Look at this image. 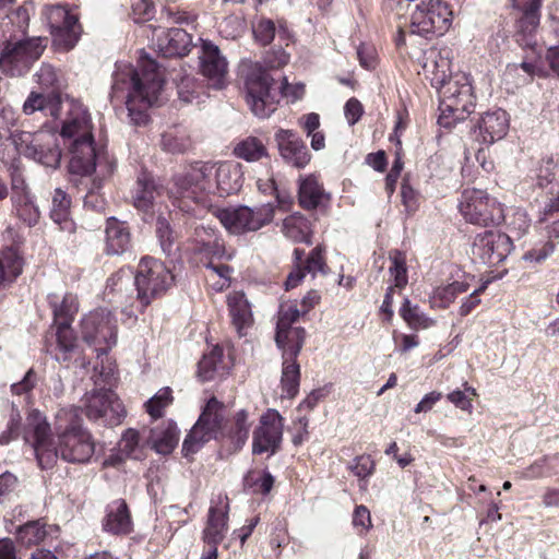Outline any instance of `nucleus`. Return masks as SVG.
Here are the masks:
<instances>
[{
    "instance_id": "21",
    "label": "nucleus",
    "mask_w": 559,
    "mask_h": 559,
    "mask_svg": "<svg viewBox=\"0 0 559 559\" xmlns=\"http://www.w3.org/2000/svg\"><path fill=\"white\" fill-rule=\"evenodd\" d=\"M542 0H512V5L521 12L518 21V41L524 47L535 48L534 34L539 25Z\"/></svg>"
},
{
    "instance_id": "24",
    "label": "nucleus",
    "mask_w": 559,
    "mask_h": 559,
    "mask_svg": "<svg viewBox=\"0 0 559 559\" xmlns=\"http://www.w3.org/2000/svg\"><path fill=\"white\" fill-rule=\"evenodd\" d=\"M296 269L289 273L285 285L286 289L296 287L307 273L316 276L318 273H325V261L320 247H316L304 261V251L294 250Z\"/></svg>"
},
{
    "instance_id": "10",
    "label": "nucleus",
    "mask_w": 559,
    "mask_h": 559,
    "mask_svg": "<svg viewBox=\"0 0 559 559\" xmlns=\"http://www.w3.org/2000/svg\"><path fill=\"white\" fill-rule=\"evenodd\" d=\"M213 214L230 234L242 235L257 231L269 225L274 218L275 207L271 203L255 207L241 205L238 207L214 209Z\"/></svg>"
},
{
    "instance_id": "4",
    "label": "nucleus",
    "mask_w": 559,
    "mask_h": 559,
    "mask_svg": "<svg viewBox=\"0 0 559 559\" xmlns=\"http://www.w3.org/2000/svg\"><path fill=\"white\" fill-rule=\"evenodd\" d=\"M164 85L163 73L157 63L145 57L140 58L139 69L130 64H118L114 74L115 97L126 95V106L134 124L147 122V109L157 104Z\"/></svg>"
},
{
    "instance_id": "61",
    "label": "nucleus",
    "mask_w": 559,
    "mask_h": 559,
    "mask_svg": "<svg viewBox=\"0 0 559 559\" xmlns=\"http://www.w3.org/2000/svg\"><path fill=\"white\" fill-rule=\"evenodd\" d=\"M21 415L17 411H13L8 423L7 429L0 433V444L4 445L20 436Z\"/></svg>"
},
{
    "instance_id": "9",
    "label": "nucleus",
    "mask_w": 559,
    "mask_h": 559,
    "mask_svg": "<svg viewBox=\"0 0 559 559\" xmlns=\"http://www.w3.org/2000/svg\"><path fill=\"white\" fill-rule=\"evenodd\" d=\"M226 419V407L215 396L211 397L198 421L194 424L182 444L185 455L195 453L204 443L225 436L223 430Z\"/></svg>"
},
{
    "instance_id": "59",
    "label": "nucleus",
    "mask_w": 559,
    "mask_h": 559,
    "mask_svg": "<svg viewBox=\"0 0 559 559\" xmlns=\"http://www.w3.org/2000/svg\"><path fill=\"white\" fill-rule=\"evenodd\" d=\"M275 24L271 20L262 19L253 26L255 40L261 45L270 44L275 36Z\"/></svg>"
},
{
    "instance_id": "57",
    "label": "nucleus",
    "mask_w": 559,
    "mask_h": 559,
    "mask_svg": "<svg viewBox=\"0 0 559 559\" xmlns=\"http://www.w3.org/2000/svg\"><path fill=\"white\" fill-rule=\"evenodd\" d=\"M156 234L163 251L165 253H170L175 237L168 221L163 216L157 218Z\"/></svg>"
},
{
    "instance_id": "60",
    "label": "nucleus",
    "mask_w": 559,
    "mask_h": 559,
    "mask_svg": "<svg viewBox=\"0 0 559 559\" xmlns=\"http://www.w3.org/2000/svg\"><path fill=\"white\" fill-rule=\"evenodd\" d=\"M353 525L358 534H366L372 526L370 511L365 506H357L353 513Z\"/></svg>"
},
{
    "instance_id": "51",
    "label": "nucleus",
    "mask_w": 559,
    "mask_h": 559,
    "mask_svg": "<svg viewBox=\"0 0 559 559\" xmlns=\"http://www.w3.org/2000/svg\"><path fill=\"white\" fill-rule=\"evenodd\" d=\"M171 401V390L169 388H163L146 402V411L154 419H157L163 416L164 408L167 407Z\"/></svg>"
},
{
    "instance_id": "26",
    "label": "nucleus",
    "mask_w": 559,
    "mask_h": 559,
    "mask_svg": "<svg viewBox=\"0 0 559 559\" xmlns=\"http://www.w3.org/2000/svg\"><path fill=\"white\" fill-rule=\"evenodd\" d=\"M192 38L179 27L169 28L157 36L156 46L164 57H180L189 52Z\"/></svg>"
},
{
    "instance_id": "23",
    "label": "nucleus",
    "mask_w": 559,
    "mask_h": 559,
    "mask_svg": "<svg viewBox=\"0 0 559 559\" xmlns=\"http://www.w3.org/2000/svg\"><path fill=\"white\" fill-rule=\"evenodd\" d=\"M275 141L281 156L290 165L304 168L310 162V154L305 142L292 130L280 129Z\"/></svg>"
},
{
    "instance_id": "30",
    "label": "nucleus",
    "mask_w": 559,
    "mask_h": 559,
    "mask_svg": "<svg viewBox=\"0 0 559 559\" xmlns=\"http://www.w3.org/2000/svg\"><path fill=\"white\" fill-rule=\"evenodd\" d=\"M283 350V368L281 383L287 396L293 397L298 392L300 368L296 361L299 353H293V346H278Z\"/></svg>"
},
{
    "instance_id": "20",
    "label": "nucleus",
    "mask_w": 559,
    "mask_h": 559,
    "mask_svg": "<svg viewBox=\"0 0 559 559\" xmlns=\"http://www.w3.org/2000/svg\"><path fill=\"white\" fill-rule=\"evenodd\" d=\"M200 60L201 72L210 85L216 90L223 88L227 84L228 63L219 48L212 41L202 40Z\"/></svg>"
},
{
    "instance_id": "31",
    "label": "nucleus",
    "mask_w": 559,
    "mask_h": 559,
    "mask_svg": "<svg viewBox=\"0 0 559 559\" xmlns=\"http://www.w3.org/2000/svg\"><path fill=\"white\" fill-rule=\"evenodd\" d=\"M131 247V235L126 223L110 217L106 226V251L109 254H121Z\"/></svg>"
},
{
    "instance_id": "50",
    "label": "nucleus",
    "mask_w": 559,
    "mask_h": 559,
    "mask_svg": "<svg viewBox=\"0 0 559 559\" xmlns=\"http://www.w3.org/2000/svg\"><path fill=\"white\" fill-rule=\"evenodd\" d=\"M509 231L516 238L523 237L531 227V219L527 213L522 209H514L506 215Z\"/></svg>"
},
{
    "instance_id": "47",
    "label": "nucleus",
    "mask_w": 559,
    "mask_h": 559,
    "mask_svg": "<svg viewBox=\"0 0 559 559\" xmlns=\"http://www.w3.org/2000/svg\"><path fill=\"white\" fill-rule=\"evenodd\" d=\"M206 281L212 289L215 292H222L223 289L230 286L231 270L228 265L210 261L206 264Z\"/></svg>"
},
{
    "instance_id": "25",
    "label": "nucleus",
    "mask_w": 559,
    "mask_h": 559,
    "mask_svg": "<svg viewBox=\"0 0 559 559\" xmlns=\"http://www.w3.org/2000/svg\"><path fill=\"white\" fill-rule=\"evenodd\" d=\"M63 102L60 93L55 92H31L23 104V112L33 115L35 111H43L46 116L58 119L61 116Z\"/></svg>"
},
{
    "instance_id": "46",
    "label": "nucleus",
    "mask_w": 559,
    "mask_h": 559,
    "mask_svg": "<svg viewBox=\"0 0 559 559\" xmlns=\"http://www.w3.org/2000/svg\"><path fill=\"white\" fill-rule=\"evenodd\" d=\"M400 314L404 321L414 330H426L435 325L436 321L421 312L417 306H412L406 298L400 309Z\"/></svg>"
},
{
    "instance_id": "63",
    "label": "nucleus",
    "mask_w": 559,
    "mask_h": 559,
    "mask_svg": "<svg viewBox=\"0 0 559 559\" xmlns=\"http://www.w3.org/2000/svg\"><path fill=\"white\" fill-rule=\"evenodd\" d=\"M36 382V373L34 372L33 369H29L21 381L11 384V392L13 395H25L26 397H28Z\"/></svg>"
},
{
    "instance_id": "49",
    "label": "nucleus",
    "mask_w": 559,
    "mask_h": 559,
    "mask_svg": "<svg viewBox=\"0 0 559 559\" xmlns=\"http://www.w3.org/2000/svg\"><path fill=\"white\" fill-rule=\"evenodd\" d=\"M162 147L169 153H183L190 147L188 134L180 129H170L162 135Z\"/></svg>"
},
{
    "instance_id": "37",
    "label": "nucleus",
    "mask_w": 559,
    "mask_h": 559,
    "mask_svg": "<svg viewBox=\"0 0 559 559\" xmlns=\"http://www.w3.org/2000/svg\"><path fill=\"white\" fill-rule=\"evenodd\" d=\"M284 235L295 242L311 243V226L300 214H293L283 221Z\"/></svg>"
},
{
    "instance_id": "58",
    "label": "nucleus",
    "mask_w": 559,
    "mask_h": 559,
    "mask_svg": "<svg viewBox=\"0 0 559 559\" xmlns=\"http://www.w3.org/2000/svg\"><path fill=\"white\" fill-rule=\"evenodd\" d=\"M102 186L100 179L95 178L93 180L92 187L86 193L84 198V206L88 207L96 212H102L105 210L106 200L102 194H99V189Z\"/></svg>"
},
{
    "instance_id": "15",
    "label": "nucleus",
    "mask_w": 559,
    "mask_h": 559,
    "mask_svg": "<svg viewBox=\"0 0 559 559\" xmlns=\"http://www.w3.org/2000/svg\"><path fill=\"white\" fill-rule=\"evenodd\" d=\"M81 334L97 353L106 354L117 343V321L110 311L96 309L82 319Z\"/></svg>"
},
{
    "instance_id": "8",
    "label": "nucleus",
    "mask_w": 559,
    "mask_h": 559,
    "mask_svg": "<svg viewBox=\"0 0 559 559\" xmlns=\"http://www.w3.org/2000/svg\"><path fill=\"white\" fill-rule=\"evenodd\" d=\"M46 47L41 37L21 38L10 33L8 44L0 52V70L9 76H22L41 56Z\"/></svg>"
},
{
    "instance_id": "35",
    "label": "nucleus",
    "mask_w": 559,
    "mask_h": 559,
    "mask_svg": "<svg viewBox=\"0 0 559 559\" xmlns=\"http://www.w3.org/2000/svg\"><path fill=\"white\" fill-rule=\"evenodd\" d=\"M250 428L251 421L248 412L240 409L234 415L233 426L223 438L229 441L234 450H240L248 440Z\"/></svg>"
},
{
    "instance_id": "52",
    "label": "nucleus",
    "mask_w": 559,
    "mask_h": 559,
    "mask_svg": "<svg viewBox=\"0 0 559 559\" xmlns=\"http://www.w3.org/2000/svg\"><path fill=\"white\" fill-rule=\"evenodd\" d=\"M37 83L46 90V92L60 93L62 87L56 70L49 64H43L35 74Z\"/></svg>"
},
{
    "instance_id": "48",
    "label": "nucleus",
    "mask_w": 559,
    "mask_h": 559,
    "mask_svg": "<svg viewBox=\"0 0 559 559\" xmlns=\"http://www.w3.org/2000/svg\"><path fill=\"white\" fill-rule=\"evenodd\" d=\"M16 535L21 544L27 547L34 546L45 539L47 535L46 525L39 520L32 521L20 526Z\"/></svg>"
},
{
    "instance_id": "7",
    "label": "nucleus",
    "mask_w": 559,
    "mask_h": 559,
    "mask_svg": "<svg viewBox=\"0 0 559 559\" xmlns=\"http://www.w3.org/2000/svg\"><path fill=\"white\" fill-rule=\"evenodd\" d=\"M173 283L174 275L162 261L151 257L141 259L134 276L136 296L130 306L143 311L153 298L166 293Z\"/></svg>"
},
{
    "instance_id": "19",
    "label": "nucleus",
    "mask_w": 559,
    "mask_h": 559,
    "mask_svg": "<svg viewBox=\"0 0 559 559\" xmlns=\"http://www.w3.org/2000/svg\"><path fill=\"white\" fill-rule=\"evenodd\" d=\"M302 310L296 301H284L280 306L275 341L277 346H293V353H299L305 341V330L294 328Z\"/></svg>"
},
{
    "instance_id": "38",
    "label": "nucleus",
    "mask_w": 559,
    "mask_h": 559,
    "mask_svg": "<svg viewBox=\"0 0 559 559\" xmlns=\"http://www.w3.org/2000/svg\"><path fill=\"white\" fill-rule=\"evenodd\" d=\"M49 304L52 308L55 322L64 321L66 323H71L74 314L79 310V302L75 295L68 293L62 299H59V296L56 294H51L48 296Z\"/></svg>"
},
{
    "instance_id": "40",
    "label": "nucleus",
    "mask_w": 559,
    "mask_h": 559,
    "mask_svg": "<svg viewBox=\"0 0 559 559\" xmlns=\"http://www.w3.org/2000/svg\"><path fill=\"white\" fill-rule=\"evenodd\" d=\"M468 290L469 283L467 281H454L445 286L437 287L430 297L431 306L447 308L459 295Z\"/></svg>"
},
{
    "instance_id": "11",
    "label": "nucleus",
    "mask_w": 559,
    "mask_h": 559,
    "mask_svg": "<svg viewBox=\"0 0 559 559\" xmlns=\"http://www.w3.org/2000/svg\"><path fill=\"white\" fill-rule=\"evenodd\" d=\"M453 21V12L442 0H421L411 14V33L426 38L442 36Z\"/></svg>"
},
{
    "instance_id": "6",
    "label": "nucleus",
    "mask_w": 559,
    "mask_h": 559,
    "mask_svg": "<svg viewBox=\"0 0 559 559\" xmlns=\"http://www.w3.org/2000/svg\"><path fill=\"white\" fill-rule=\"evenodd\" d=\"M239 75L243 81L247 104L259 118H266L276 109L281 96H290L294 100L301 98L305 85H290L284 78L280 87L274 79L257 61L243 59L239 64Z\"/></svg>"
},
{
    "instance_id": "39",
    "label": "nucleus",
    "mask_w": 559,
    "mask_h": 559,
    "mask_svg": "<svg viewBox=\"0 0 559 559\" xmlns=\"http://www.w3.org/2000/svg\"><path fill=\"white\" fill-rule=\"evenodd\" d=\"M14 212L20 221L28 227L35 226L40 217L38 206L31 194H16L11 197Z\"/></svg>"
},
{
    "instance_id": "3",
    "label": "nucleus",
    "mask_w": 559,
    "mask_h": 559,
    "mask_svg": "<svg viewBox=\"0 0 559 559\" xmlns=\"http://www.w3.org/2000/svg\"><path fill=\"white\" fill-rule=\"evenodd\" d=\"M421 67L425 76L431 81V84L440 87L439 124L452 128L457 122L465 120L475 107L473 87L468 76L461 74L449 79L451 62L437 48H429L424 52Z\"/></svg>"
},
{
    "instance_id": "1",
    "label": "nucleus",
    "mask_w": 559,
    "mask_h": 559,
    "mask_svg": "<svg viewBox=\"0 0 559 559\" xmlns=\"http://www.w3.org/2000/svg\"><path fill=\"white\" fill-rule=\"evenodd\" d=\"M56 419L58 445L51 438L46 417L37 409H32L27 415L23 439L32 447L38 466L43 469L52 468L59 456L73 464L90 462L95 453V441L88 429L83 427L78 409H61Z\"/></svg>"
},
{
    "instance_id": "56",
    "label": "nucleus",
    "mask_w": 559,
    "mask_h": 559,
    "mask_svg": "<svg viewBox=\"0 0 559 559\" xmlns=\"http://www.w3.org/2000/svg\"><path fill=\"white\" fill-rule=\"evenodd\" d=\"M17 121V114L12 107L0 108V142L5 138H11L16 133L12 132V128L15 127Z\"/></svg>"
},
{
    "instance_id": "44",
    "label": "nucleus",
    "mask_w": 559,
    "mask_h": 559,
    "mask_svg": "<svg viewBox=\"0 0 559 559\" xmlns=\"http://www.w3.org/2000/svg\"><path fill=\"white\" fill-rule=\"evenodd\" d=\"M71 201L67 193L61 189H56L52 195L50 217L62 229L71 226L69 221Z\"/></svg>"
},
{
    "instance_id": "41",
    "label": "nucleus",
    "mask_w": 559,
    "mask_h": 559,
    "mask_svg": "<svg viewBox=\"0 0 559 559\" xmlns=\"http://www.w3.org/2000/svg\"><path fill=\"white\" fill-rule=\"evenodd\" d=\"M32 11L33 4L24 3L23 5H20L16 10L8 13L5 15L8 21L2 23L3 31H5L7 34H17L21 38H23L28 27Z\"/></svg>"
},
{
    "instance_id": "42",
    "label": "nucleus",
    "mask_w": 559,
    "mask_h": 559,
    "mask_svg": "<svg viewBox=\"0 0 559 559\" xmlns=\"http://www.w3.org/2000/svg\"><path fill=\"white\" fill-rule=\"evenodd\" d=\"M23 262L15 249L0 257V287L13 282L22 273Z\"/></svg>"
},
{
    "instance_id": "45",
    "label": "nucleus",
    "mask_w": 559,
    "mask_h": 559,
    "mask_svg": "<svg viewBox=\"0 0 559 559\" xmlns=\"http://www.w3.org/2000/svg\"><path fill=\"white\" fill-rule=\"evenodd\" d=\"M57 325L56 337H57V349L59 353L56 354V359L59 361H67L69 354L74 349L75 336L71 329V323L64 321L55 322Z\"/></svg>"
},
{
    "instance_id": "12",
    "label": "nucleus",
    "mask_w": 559,
    "mask_h": 559,
    "mask_svg": "<svg viewBox=\"0 0 559 559\" xmlns=\"http://www.w3.org/2000/svg\"><path fill=\"white\" fill-rule=\"evenodd\" d=\"M460 213L471 224L499 225L506 219L502 204L480 189L466 188L459 203Z\"/></svg>"
},
{
    "instance_id": "29",
    "label": "nucleus",
    "mask_w": 559,
    "mask_h": 559,
    "mask_svg": "<svg viewBox=\"0 0 559 559\" xmlns=\"http://www.w3.org/2000/svg\"><path fill=\"white\" fill-rule=\"evenodd\" d=\"M163 187L148 174H141L138 177L133 191V204L143 212H148L155 201L162 195Z\"/></svg>"
},
{
    "instance_id": "28",
    "label": "nucleus",
    "mask_w": 559,
    "mask_h": 559,
    "mask_svg": "<svg viewBox=\"0 0 559 559\" xmlns=\"http://www.w3.org/2000/svg\"><path fill=\"white\" fill-rule=\"evenodd\" d=\"M227 306L231 324L239 336L246 335L253 323L251 305L242 292H234L227 297Z\"/></svg>"
},
{
    "instance_id": "5",
    "label": "nucleus",
    "mask_w": 559,
    "mask_h": 559,
    "mask_svg": "<svg viewBox=\"0 0 559 559\" xmlns=\"http://www.w3.org/2000/svg\"><path fill=\"white\" fill-rule=\"evenodd\" d=\"M68 107L60 135L70 153L69 169L72 174L90 175L96 165L103 167V153L96 150L92 118L86 107L74 99H67Z\"/></svg>"
},
{
    "instance_id": "64",
    "label": "nucleus",
    "mask_w": 559,
    "mask_h": 559,
    "mask_svg": "<svg viewBox=\"0 0 559 559\" xmlns=\"http://www.w3.org/2000/svg\"><path fill=\"white\" fill-rule=\"evenodd\" d=\"M349 468L355 476L366 478L372 474L374 463L369 455H360L354 460Z\"/></svg>"
},
{
    "instance_id": "13",
    "label": "nucleus",
    "mask_w": 559,
    "mask_h": 559,
    "mask_svg": "<svg viewBox=\"0 0 559 559\" xmlns=\"http://www.w3.org/2000/svg\"><path fill=\"white\" fill-rule=\"evenodd\" d=\"M13 144L20 154L46 167L57 168L60 164L61 150L56 134L49 131L16 132Z\"/></svg>"
},
{
    "instance_id": "43",
    "label": "nucleus",
    "mask_w": 559,
    "mask_h": 559,
    "mask_svg": "<svg viewBox=\"0 0 559 559\" xmlns=\"http://www.w3.org/2000/svg\"><path fill=\"white\" fill-rule=\"evenodd\" d=\"M234 154L247 162H257L267 155V150L262 140L248 136L237 143L234 147Z\"/></svg>"
},
{
    "instance_id": "22",
    "label": "nucleus",
    "mask_w": 559,
    "mask_h": 559,
    "mask_svg": "<svg viewBox=\"0 0 559 559\" xmlns=\"http://www.w3.org/2000/svg\"><path fill=\"white\" fill-rule=\"evenodd\" d=\"M229 504L227 497L219 496L209 509L207 520L202 532L204 544H221L228 531Z\"/></svg>"
},
{
    "instance_id": "36",
    "label": "nucleus",
    "mask_w": 559,
    "mask_h": 559,
    "mask_svg": "<svg viewBox=\"0 0 559 559\" xmlns=\"http://www.w3.org/2000/svg\"><path fill=\"white\" fill-rule=\"evenodd\" d=\"M150 439L153 449L157 453L168 454L175 449L179 440L177 427L173 423L156 427L151 431Z\"/></svg>"
},
{
    "instance_id": "14",
    "label": "nucleus",
    "mask_w": 559,
    "mask_h": 559,
    "mask_svg": "<svg viewBox=\"0 0 559 559\" xmlns=\"http://www.w3.org/2000/svg\"><path fill=\"white\" fill-rule=\"evenodd\" d=\"M82 407L88 420L103 426H117L126 416V409L111 390L94 389L82 399Z\"/></svg>"
},
{
    "instance_id": "62",
    "label": "nucleus",
    "mask_w": 559,
    "mask_h": 559,
    "mask_svg": "<svg viewBox=\"0 0 559 559\" xmlns=\"http://www.w3.org/2000/svg\"><path fill=\"white\" fill-rule=\"evenodd\" d=\"M555 250V246L551 241L544 242L540 247L533 248L525 252L522 259L531 263H542L545 261Z\"/></svg>"
},
{
    "instance_id": "27",
    "label": "nucleus",
    "mask_w": 559,
    "mask_h": 559,
    "mask_svg": "<svg viewBox=\"0 0 559 559\" xmlns=\"http://www.w3.org/2000/svg\"><path fill=\"white\" fill-rule=\"evenodd\" d=\"M478 129L485 144L501 140L509 130L508 114L502 109L485 112L478 122Z\"/></svg>"
},
{
    "instance_id": "17",
    "label": "nucleus",
    "mask_w": 559,
    "mask_h": 559,
    "mask_svg": "<svg viewBox=\"0 0 559 559\" xmlns=\"http://www.w3.org/2000/svg\"><path fill=\"white\" fill-rule=\"evenodd\" d=\"M284 418L274 408H267L259 418L252 432V453L275 454L282 444Z\"/></svg>"
},
{
    "instance_id": "33",
    "label": "nucleus",
    "mask_w": 559,
    "mask_h": 559,
    "mask_svg": "<svg viewBox=\"0 0 559 559\" xmlns=\"http://www.w3.org/2000/svg\"><path fill=\"white\" fill-rule=\"evenodd\" d=\"M227 371L228 365L224 361L223 349L215 346L200 360L198 376L202 381H212L224 377Z\"/></svg>"
},
{
    "instance_id": "16",
    "label": "nucleus",
    "mask_w": 559,
    "mask_h": 559,
    "mask_svg": "<svg viewBox=\"0 0 559 559\" xmlns=\"http://www.w3.org/2000/svg\"><path fill=\"white\" fill-rule=\"evenodd\" d=\"M45 15L53 45L62 50L72 49L81 35L79 17L72 14L67 7L60 4L47 7Z\"/></svg>"
},
{
    "instance_id": "54",
    "label": "nucleus",
    "mask_w": 559,
    "mask_h": 559,
    "mask_svg": "<svg viewBox=\"0 0 559 559\" xmlns=\"http://www.w3.org/2000/svg\"><path fill=\"white\" fill-rule=\"evenodd\" d=\"M389 273L394 282V287L403 288L407 284V270L405 265V260L400 252H395L391 257V265L389 267Z\"/></svg>"
},
{
    "instance_id": "18",
    "label": "nucleus",
    "mask_w": 559,
    "mask_h": 559,
    "mask_svg": "<svg viewBox=\"0 0 559 559\" xmlns=\"http://www.w3.org/2000/svg\"><path fill=\"white\" fill-rule=\"evenodd\" d=\"M512 248L513 243L509 235L489 230L475 237L472 254L480 263L493 266L504 261Z\"/></svg>"
},
{
    "instance_id": "2",
    "label": "nucleus",
    "mask_w": 559,
    "mask_h": 559,
    "mask_svg": "<svg viewBox=\"0 0 559 559\" xmlns=\"http://www.w3.org/2000/svg\"><path fill=\"white\" fill-rule=\"evenodd\" d=\"M239 169L229 164L195 163L173 177L168 197L186 213L198 215L197 207H210L214 189L230 194L239 190Z\"/></svg>"
},
{
    "instance_id": "32",
    "label": "nucleus",
    "mask_w": 559,
    "mask_h": 559,
    "mask_svg": "<svg viewBox=\"0 0 559 559\" xmlns=\"http://www.w3.org/2000/svg\"><path fill=\"white\" fill-rule=\"evenodd\" d=\"M104 528L114 534H126L131 527V518L124 500L118 499L107 507Z\"/></svg>"
},
{
    "instance_id": "55",
    "label": "nucleus",
    "mask_w": 559,
    "mask_h": 559,
    "mask_svg": "<svg viewBox=\"0 0 559 559\" xmlns=\"http://www.w3.org/2000/svg\"><path fill=\"white\" fill-rule=\"evenodd\" d=\"M557 162L552 156H547L540 160L536 170V180L539 187H546L556 177Z\"/></svg>"
},
{
    "instance_id": "53",
    "label": "nucleus",
    "mask_w": 559,
    "mask_h": 559,
    "mask_svg": "<svg viewBox=\"0 0 559 559\" xmlns=\"http://www.w3.org/2000/svg\"><path fill=\"white\" fill-rule=\"evenodd\" d=\"M508 71L510 73H519V71H523L525 73V76L522 79V83L530 82L534 76L546 75V71L542 67V62L539 59H525L520 64H510L508 67Z\"/></svg>"
},
{
    "instance_id": "34",
    "label": "nucleus",
    "mask_w": 559,
    "mask_h": 559,
    "mask_svg": "<svg viewBox=\"0 0 559 559\" xmlns=\"http://www.w3.org/2000/svg\"><path fill=\"white\" fill-rule=\"evenodd\" d=\"M298 197L300 205L311 210L322 204L325 193L317 179L313 176H308L300 179Z\"/></svg>"
}]
</instances>
